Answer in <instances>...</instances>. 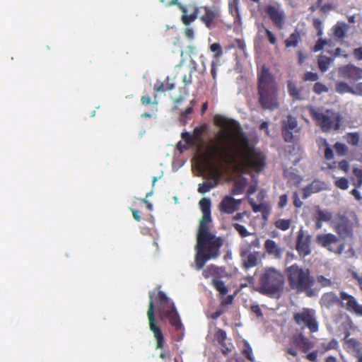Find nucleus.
<instances>
[{"mask_svg":"<svg viewBox=\"0 0 362 362\" xmlns=\"http://www.w3.org/2000/svg\"><path fill=\"white\" fill-rule=\"evenodd\" d=\"M233 226L235 228V230L239 233V235L243 238L254 235V233L248 232L246 228L241 224L233 223Z\"/></svg>","mask_w":362,"mask_h":362,"instance_id":"nucleus-41","label":"nucleus"},{"mask_svg":"<svg viewBox=\"0 0 362 362\" xmlns=\"http://www.w3.org/2000/svg\"><path fill=\"white\" fill-rule=\"evenodd\" d=\"M199 204L202 212V217L199 221L197 233L213 234L209 229V225L212 221L211 214V202L209 198H202Z\"/></svg>","mask_w":362,"mask_h":362,"instance_id":"nucleus-10","label":"nucleus"},{"mask_svg":"<svg viewBox=\"0 0 362 362\" xmlns=\"http://www.w3.org/2000/svg\"><path fill=\"white\" fill-rule=\"evenodd\" d=\"M332 215L329 211H325L321 209H318L316 211V219L322 221H329L332 219Z\"/></svg>","mask_w":362,"mask_h":362,"instance_id":"nucleus-39","label":"nucleus"},{"mask_svg":"<svg viewBox=\"0 0 362 362\" xmlns=\"http://www.w3.org/2000/svg\"><path fill=\"white\" fill-rule=\"evenodd\" d=\"M301 41L300 32L296 29L288 37L284 40L286 48L293 47L296 48L298 46L299 42Z\"/></svg>","mask_w":362,"mask_h":362,"instance_id":"nucleus-23","label":"nucleus"},{"mask_svg":"<svg viewBox=\"0 0 362 362\" xmlns=\"http://www.w3.org/2000/svg\"><path fill=\"white\" fill-rule=\"evenodd\" d=\"M339 168L345 173H347L349 169V164L347 160H342L339 163Z\"/></svg>","mask_w":362,"mask_h":362,"instance_id":"nucleus-60","label":"nucleus"},{"mask_svg":"<svg viewBox=\"0 0 362 362\" xmlns=\"http://www.w3.org/2000/svg\"><path fill=\"white\" fill-rule=\"evenodd\" d=\"M216 337L219 344L224 346L226 339V332L223 329H218L216 332Z\"/></svg>","mask_w":362,"mask_h":362,"instance_id":"nucleus-47","label":"nucleus"},{"mask_svg":"<svg viewBox=\"0 0 362 362\" xmlns=\"http://www.w3.org/2000/svg\"><path fill=\"white\" fill-rule=\"evenodd\" d=\"M199 15V7L194 6L193 12L190 15H182L181 20L185 25H189L194 22Z\"/></svg>","mask_w":362,"mask_h":362,"instance_id":"nucleus-32","label":"nucleus"},{"mask_svg":"<svg viewBox=\"0 0 362 362\" xmlns=\"http://www.w3.org/2000/svg\"><path fill=\"white\" fill-rule=\"evenodd\" d=\"M328 42L326 40L319 39L313 48V51L316 52L322 50L325 45Z\"/></svg>","mask_w":362,"mask_h":362,"instance_id":"nucleus-55","label":"nucleus"},{"mask_svg":"<svg viewBox=\"0 0 362 362\" xmlns=\"http://www.w3.org/2000/svg\"><path fill=\"white\" fill-rule=\"evenodd\" d=\"M259 102L264 110H274L279 107L277 99V85L269 69L263 66L258 74Z\"/></svg>","mask_w":362,"mask_h":362,"instance_id":"nucleus-4","label":"nucleus"},{"mask_svg":"<svg viewBox=\"0 0 362 362\" xmlns=\"http://www.w3.org/2000/svg\"><path fill=\"white\" fill-rule=\"evenodd\" d=\"M204 132V129L202 127H196L194 129L193 136H194L195 140H199L201 139V136Z\"/></svg>","mask_w":362,"mask_h":362,"instance_id":"nucleus-59","label":"nucleus"},{"mask_svg":"<svg viewBox=\"0 0 362 362\" xmlns=\"http://www.w3.org/2000/svg\"><path fill=\"white\" fill-rule=\"evenodd\" d=\"M211 284L215 288V289L219 293V295L221 297L226 296L228 293V289L225 286V284L222 280L218 279H213Z\"/></svg>","mask_w":362,"mask_h":362,"instance_id":"nucleus-29","label":"nucleus"},{"mask_svg":"<svg viewBox=\"0 0 362 362\" xmlns=\"http://www.w3.org/2000/svg\"><path fill=\"white\" fill-rule=\"evenodd\" d=\"M291 225V219L280 218L274 222V226L276 228L285 231L289 229Z\"/></svg>","mask_w":362,"mask_h":362,"instance_id":"nucleus-35","label":"nucleus"},{"mask_svg":"<svg viewBox=\"0 0 362 362\" xmlns=\"http://www.w3.org/2000/svg\"><path fill=\"white\" fill-rule=\"evenodd\" d=\"M306 358L311 362H316L317 358V351H314L309 353L306 356Z\"/></svg>","mask_w":362,"mask_h":362,"instance_id":"nucleus-64","label":"nucleus"},{"mask_svg":"<svg viewBox=\"0 0 362 362\" xmlns=\"http://www.w3.org/2000/svg\"><path fill=\"white\" fill-rule=\"evenodd\" d=\"M338 75L351 81H358L362 78V69L351 64L343 65L338 68Z\"/></svg>","mask_w":362,"mask_h":362,"instance_id":"nucleus-16","label":"nucleus"},{"mask_svg":"<svg viewBox=\"0 0 362 362\" xmlns=\"http://www.w3.org/2000/svg\"><path fill=\"white\" fill-rule=\"evenodd\" d=\"M339 302L340 297L338 298L337 296L333 292H328L324 293L320 300L321 305L327 308H331L334 305L339 304Z\"/></svg>","mask_w":362,"mask_h":362,"instance_id":"nucleus-20","label":"nucleus"},{"mask_svg":"<svg viewBox=\"0 0 362 362\" xmlns=\"http://www.w3.org/2000/svg\"><path fill=\"white\" fill-rule=\"evenodd\" d=\"M339 348V343L337 339H332L329 342H322L319 347V351L324 354L330 350H337Z\"/></svg>","mask_w":362,"mask_h":362,"instance_id":"nucleus-27","label":"nucleus"},{"mask_svg":"<svg viewBox=\"0 0 362 362\" xmlns=\"http://www.w3.org/2000/svg\"><path fill=\"white\" fill-rule=\"evenodd\" d=\"M167 317L172 326L176 329H180L182 327L179 314L177 313L175 307L170 310H168L167 313L163 315V317Z\"/></svg>","mask_w":362,"mask_h":362,"instance_id":"nucleus-21","label":"nucleus"},{"mask_svg":"<svg viewBox=\"0 0 362 362\" xmlns=\"http://www.w3.org/2000/svg\"><path fill=\"white\" fill-rule=\"evenodd\" d=\"M197 71V63L192 60L191 61V67H190V71L188 75H184L182 77V81L185 83V86H188L192 83V74Z\"/></svg>","mask_w":362,"mask_h":362,"instance_id":"nucleus-37","label":"nucleus"},{"mask_svg":"<svg viewBox=\"0 0 362 362\" xmlns=\"http://www.w3.org/2000/svg\"><path fill=\"white\" fill-rule=\"evenodd\" d=\"M287 90L293 100L297 101L305 99L302 93V88L298 87L296 83L293 81L289 80L287 81Z\"/></svg>","mask_w":362,"mask_h":362,"instance_id":"nucleus-19","label":"nucleus"},{"mask_svg":"<svg viewBox=\"0 0 362 362\" xmlns=\"http://www.w3.org/2000/svg\"><path fill=\"white\" fill-rule=\"evenodd\" d=\"M345 138L348 144L356 146L359 142L360 134L358 132H350L346 134Z\"/></svg>","mask_w":362,"mask_h":362,"instance_id":"nucleus-38","label":"nucleus"},{"mask_svg":"<svg viewBox=\"0 0 362 362\" xmlns=\"http://www.w3.org/2000/svg\"><path fill=\"white\" fill-rule=\"evenodd\" d=\"M313 25L317 30V36H321L322 35L323 25L322 22L319 18H314L313 21Z\"/></svg>","mask_w":362,"mask_h":362,"instance_id":"nucleus-49","label":"nucleus"},{"mask_svg":"<svg viewBox=\"0 0 362 362\" xmlns=\"http://www.w3.org/2000/svg\"><path fill=\"white\" fill-rule=\"evenodd\" d=\"M332 59L327 56L320 54L317 58V64L321 72L327 71L332 63Z\"/></svg>","mask_w":362,"mask_h":362,"instance_id":"nucleus-28","label":"nucleus"},{"mask_svg":"<svg viewBox=\"0 0 362 362\" xmlns=\"http://www.w3.org/2000/svg\"><path fill=\"white\" fill-rule=\"evenodd\" d=\"M318 78V74L312 71H307L303 77L304 81H317Z\"/></svg>","mask_w":362,"mask_h":362,"instance_id":"nucleus-50","label":"nucleus"},{"mask_svg":"<svg viewBox=\"0 0 362 362\" xmlns=\"http://www.w3.org/2000/svg\"><path fill=\"white\" fill-rule=\"evenodd\" d=\"M175 88V84L170 82V78L168 76L164 81L160 83H156L153 89L156 93L171 90Z\"/></svg>","mask_w":362,"mask_h":362,"instance_id":"nucleus-25","label":"nucleus"},{"mask_svg":"<svg viewBox=\"0 0 362 362\" xmlns=\"http://www.w3.org/2000/svg\"><path fill=\"white\" fill-rule=\"evenodd\" d=\"M210 50L214 52V58L218 59L223 54V50L219 43L215 42L210 45Z\"/></svg>","mask_w":362,"mask_h":362,"instance_id":"nucleus-40","label":"nucleus"},{"mask_svg":"<svg viewBox=\"0 0 362 362\" xmlns=\"http://www.w3.org/2000/svg\"><path fill=\"white\" fill-rule=\"evenodd\" d=\"M346 25L344 23L338 22L333 27L334 35L336 38L341 40L345 37Z\"/></svg>","mask_w":362,"mask_h":362,"instance_id":"nucleus-31","label":"nucleus"},{"mask_svg":"<svg viewBox=\"0 0 362 362\" xmlns=\"http://www.w3.org/2000/svg\"><path fill=\"white\" fill-rule=\"evenodd\" d=\"M263 28L265 31L266 35L268 38L269 43L273 45H276L277 40H276L275 35L270 30L267 28L266 27H263Z\"/></svg>","mask_w":362,"mask_h":362,"instance_id":"nucleus-54","label":"nucleus"},{"mask_svg":"<svg viewBox=\"0 0 362 362\" xmlns=\"http://www.w3.org/2000/svg\"><path fill=\"white\" fill-rule=\"evenodd\" d=\"M250 310L252 313H254L257 317H262V313L260 307L258 305H251Z\"/></svg>","mask_w":362,"mask_h":362,"instance_id":"nucleus-62","label":"nucleus"},{"mask_svg":"<svg viewBox=\"0 0 362 362\" xmlns=\"http://www.w3.org/2000/svg\"><path fill=\"white\" fill-rule=\"evenodd\" d=\"M309 112L313 119L323 132L337 131L340 129L342 117L339 112L332 110L320 111L314 107H310Z\"/></svg>","mask_w":362,"mask_h":362,"instance_id":"nucleus-7","label":"nucleus"},{"mask_svg":"<svg viewBox=\"0 0 362 362\" xmlns=\"http://www.w3.org/2000/svg\"><path fill=\"white\" fill-rule=\"evenodd\" d=\"M287 202H288L287 195L286 194H281L279 197V201L278 203L279 208H280V209L284 208L286 206Z\"/></svg>","mask_w":362,"mask_h":362,"instance_id":"nucleus-58","label":"nucleus"},{"mask_svg":"<svg viewBox=\"0 0 362 362\" xmlns=\"http://www.w3.org/2000/svg\"><path fill=\"white\" fill-rule=\"evenodd\" d=\"M313 90L315 93L320 95L322 93L328 92L329 89L325 84L320 82H316L314 84Z\"/></svg>","mask_w":362,"mask_h":362,"instance_id":"nucleus-44","label":"nucleus"},{"mask_svg":"<svg viewBox=\"0 0 362 362\" xmlns=\"http://www.w3.org/2000/svg\"><path fill=\"white\" fill-rule=\"evenodd\" d=\"M233 46L243 52H245L246 49L245 41L243 39H235Z\"/></svg>","mask_w":362,"mask_h":362,"instance_id":"nucleus-57","label":"nucleus"},{"mask_svg":"<svg viewBox=\"0 0 362 362\" xmlns=\"http://www.w3.org/2000/svg\"><path fill=\"white\" fill-rule=\"evenodd\" d=\"M312 236L300 229L298 232L296 250L300 257H305L311 253Z\"/></svg>","mask_w":362,"mask_h":362,"instance_id":"nucleus-12","label":"nucleus"},{"mask_svg":"<svg viewBox=\"0 0 362 362\" xmlns=\"http://www.w3.org/2000/svg\"><path fill=\"white\" fill-rule=\"evenodd\" d=\"M244 264L246 268L255 267L257 264V255L255 252L248 254Z\"/></svg>","mask_w":362,"mask_h":362,"instance_id":"nucleus-36","label":"nucleus"},{"mask_svg":"<svg viewBox=\"0 0 362 362\" xmlns=\"http://www.w3.org/2000/svg\"><path fill=\"white\" fill-rule=\"evenodd\" d=\"M335 90L338 93L344 94L346 93H354L352 88L348 83L344 81H337L335 83Z\"/></svg>","mask_w":362,"mask_h":362,"instance_id":"nucleus-34","label":"nucleus"},{"mask_svg":"<svg viewBox=\"0 0 362 362\" xmlns=\"http://www.w3.org/2000/svg\"><path fill=\"white\" fill-rule=\"evenodd\" d=\"M284 287V276L274 267H265L258 278L256 291L271 297L279 298Z\"/></svg>","mask_w":362,"mask_h":362,"instance_id":"nucleus-5","label":"nucleus"},{"mask_svg":"<svg viewBox=\"0 0 362 362\" xmlns=\"http://www.w3.org/2000/svg\"><path fill=\"white\" fill-rule=\"evenodd\" d=\"M290 287L298 292H305L310 296L311 288L314 286L315 279L310 275L308 269H304L294 264L286 269Z\"/></svg>","mask_w":362,"mask_h":362,"instance_id":"nucleus-6","label":"nucleus"},{"mask_svg":"<svg viewBox=\"0 0 362 362\" xmlns=\"http://www.w3.org/2000/svg\"><path fill=\"white\" fill-rule=\"evenodd\" d=\"M250 204L251 205L252 210L254 212H263L266 209V206L264 204H257L255 203L253 199L250 201Z\"/></svg>","mask_w":362,"mask_h":362,"instance_id":"nucleus-52","label":"nucleus"},{"mask_svg":"<svg viewBox=\"0 0 362 362\" xmlns=\"http://www.w3.org/2000/svg\"><path fill=\"white\" fill-rule=\"evenodd\" d=\"M335 186L341 189L345 190L349 187V181L346 177L338 178L335 182Z\"/></svg>","mask_w":362,"mask_h":362,"instance_id":"nucleus-46","label":"nucleus"},{"mask_svg":"<svg viewBox=\"0 0 362 362\" xmlns=\"http://www.w3.org/2000/svg\"><path fill=\"white\" fill-rule=\"evenodd\" d=\"M221 17L220 8L214 5L199 7V20L208 29L216 28L221 22Z\"/></svg>","mask_w":362,"mask_h":362,"instance_id":"nucleus-8","label":"nucleus"},{"mask_svg":"<svg viewBox=\"0 0 362 362\" xmlns=\"http://www.w3.org/2000/svg\"><path fill=\"white\" fill-rule=\"evenodd\" d=\"M298 122L296 117L291 115L282 121L281 134L286 142L293 141V133L298 132Z\"/></svg>","mask_w":362,"mask_h":362,"instance_id":"nucleus-14","label":"nucleus"},{"mask_svg":"<svg viewBox=\"0 0 362 362\" xmlns=\"http://www.w3.org/2000/svg\"><path fill=\"white\" fill-rule=\"evenodd\" d=\"M294 343L299 346L303 352H306L312 348L311 341L303 334H300L296 337Z\"/></svg>","mask_w":362,"mask_h":362,"instance_id":"nucleus-24","label":"nucleus"},{"mask_svg":"<svg viewBox=\"0 0 362 362\" xmlns=\"http://www.w3.org/2000/svg\"><path fill=\"white\" fill-rule=\"evenodd\" d=\"M353 185L359 188L362 185V169L355 168L353 169V175L351 178Z\"/></svg>","mask_w":362,"mask_h":362,"instance_id":"nucleus-30","label":"nucleus"},{"mask_svg":"<svg viewBox=\"0 0 362 362\" xmlns=\"http://www.w3.org/2000/svg\"><path fill=\"white\" fill-rule=\"evenodd\" d=\"M317 281L323 287L329 286L332 285V281L322 275L317 277Z\"/></svg>","mask_w":362,"mask_h":362,"instance_id":"nucleus-56","label":"nucleus"},{"mask_svg":"<svg viewBox=\"0 0 362 362\" xmlns=\"http://www.w3.org/2000/svg\"><path fill=\"white\" fill-rule=\"evenodd\" d=\"M353 54H354V57L357 60L361 61L362 60V47L354 49Z\"/></svg>","mask_w":362,"mask_h":362,"instance_id":"nucleus-61","label":"nucleus"},{"mask_svg":"<svg viewBox=\"0 0 362 362\" xmlns=\"http://www.w3.org/2000/svg\"><path fill=\"white\" fill-rule=\"evenodd\" d=\"M221 298H222L221 305H230L233 301V296L231 295L228 296L226 297L223 296Z\"/></svg>","mask_w":362,"mask_h":362,"instance_id":"nucleus-63","label":"nucleus"},{"mask_svg":"<svg viewBox=\"0 0 362 362\" xmlns=\"http://www.w3.org/2000/svg\"><path fill=\"white\" fill-rule=\"evenodd\" d=\"M334 148L337 154L344 156L346 153L348 148L344 144L340 142H336L334 145Z\"/></svg>","mask_w":362,"mask_h":362,"instance_id":"nucleus-45","label":"nucleus"},{"mask_svg":"<svg viewBox=\"0 0 362 362\" xmlns=\"http://www.w3.org/2000/svg\"><path fill=\"white\" fill-rule=\"evenodd\" d=\"M149 306L147 311V316L149 321L150 330L153 333L155 339L156 340V349H163L165 345V339L162 330L158 325L155 318V308L157 307L160 318L167 313L168 310L175 308L174 303L170 301L166 294L161 291L157 293L156 301L153 299V293H149Z\"/></svg>","mask_w":362,"mask_h":362,"instance_id":"nucleus-2","label":"nucleus"},{"mask_svg":"<svg viewBox=\"0 0 362 362\" xmlns=\"http://www.w3.org/2000/svg\"><path fill=\"white\" fill-rule=\"evenodd\" d=\"M216 269L217 268L214 265L209 266L203 271L202 275L205 279H208L216 272Z\"/></svg>","mask_w":362,"mask_h":362,"instance_id":"nucleus-53","label":"nucleus"},{"mask_svg":"<svg viewBox=\"0 0 362 362\" xmlns=\"http://www.w3.org/2000/svg\"><path fill=\"white\" fill-rule=\"evenodd\" d=\"M182 139L188 145H194L195 143L194 136L189 132H182L181 135Z\"/></svg>","mask_w":362,"mask_h":362,"instance_id":"nucleus-48","label":"nucleus"},{"mask_svg":"<svg viewBox=\"0 0 362 362\" xmlns=\"http://www.w3.org/2000/svg\"><path fill=\"white\" fill-rule=\"evenodd\" d=\"M338 241L339 238L337 236L332 233L319 234L315 238V242L318 245L327 248L330 252L341 255L344 250V244H340L336 250L331 247L332 244H334Z\"/></svg>","mask_w":362,"mask_h":362,"instance_id":"nucleus-13","label":"nucleus"},{"mask_svg":"<svg viewBox=\"0 0 362 362\" xmlns=\"http://www.w3.org/2000/svg\"><path fill=\"white\" fill-rule=\"evenodd\" d=\"M316 183V182H313L310 186L305 187L303 188V194L302 198L303 199H306L308 198L313 193L317 192L318 190H313L314 185Z\"/></svg>","mask_w":362,"mask_h":362,"instance_id":"nucleus-43","label":"nucleus"},{"mask_svg":"<svg viewBox=\"0 0 362 362\" xmlns=\"http://www.w3.org/2000/svg\"><path fill=\"white\" fill-rule=\"evenodd\" d=\"M264 247L269 255H273L276 259L281 257L282 249L280 248L275 241L272 240H267L264 243Z\"/></svg>","mask_w":362,"mask_h":362,"instance_id":"nucleus-22","label":"nucleus"},{"mask_svg":"<svg viewBox=\"0 0 362 362\" xmlns=\"http://www.w3.org/2000/svg\"><path fill=\"white\" fill-rule=\"evenodd\" d=\"M293 320L298 325L308 327L311 332H316L318 330L315 313L311 308H304L301 311L296 313Z\"/></svg>","mask_w":362,"mask_h":362,"instance_id":"nucleus-9","label":"nucleus"},{"mask_svg":"<svg viewBox=\"0 0 362 362\" xmlns=\"http://www.w3.org/2000/svg\"><path fill=\"white\" fill-rule=\"evenodd\" d=\"M241 202V199H236L232 196L226 195L219 203L218 210L221 214H233L239 209Z\"/></svg>","mask_w":362,"mask_h":362,"instance_id":"nucleus-17","label":"nucleus"},{"mask_svg":"<svg viewBox=\"0 0 362 362\" xmlns=\"http://www.w3.org/2000/svg\"><path fill=\"white\" fill-rule=\"evenodd\" d=\"M324 143L326 146L325 149V158L327 160H330L334 158L333 151L325 139L324 140Z\"/></svg>","mask_w":362,"mask_h":362,"instance_id":"nucleus-51","label":"nucleus"},{"mask_svg":"<svg viewBox=\"0 0 362 362\" xmlns=\"http://www.w3.org/2000/svg\"><path fill=\"white\" fill-rule=\"evenodd\" d=\"M223 240L214 234L197 233L195 255V267L202 269L206 261L219 256Z\"/></svg>","mask_w":362,"mask_h":362,"instance_id":"nucleus-3","label":"nucleus"},{"mask_svg":"<svg viewBox=\"0 0 362 362\" xmlns=\"http://www.w3.org/2000/svg\"><path fill=\"white\" fill-rule=\"evenodd\" d=\"M264 11L269 16L274 25L281 30L285 23L286 15L284 11L279 4L268 5L265 7Z\"/></svg>","mask_w":362,"mask_h":362,"instance_id":"nucleus-11","label":"nucleus"},{"mask_svg":"<svg viewBox=\"0 0 362 362\" xmlns=\"http://www.w3.org/2000/svg\"><path fill=\"white\" fill-rule=\"evenodd\" d=\"M246 185L247 181L245 178L235 180L231 189L232 195H238L243 194L245 191Z\"/></svg>","mask_w":362,"mask_h":362,"instance_id":"nucleus-26","label":"nucleus"},{"mask_svg":"<svg viewBox=\"0 0 362 362\" xmlns=\"http://www.w3.org/2000/svg\"><path fill=\"white\" fill-rule=\"evenodd\" d=\"M335 231L343 238L353 235V223L347 218H341L335 226Z\"/></svg>","mask_w":362,"mask_h":362,"instance_id":"nucleus-18","label":"nucleus"},{"mask_svg":"<svg viewBox=\"0 0 362 362\" xmlns=\"http://www.w3.org/2000/svg\"><path fill=\"white\" fill-rule=\"evenodd\" d=\"M341 307L345 308L350 313H355L357 315L362 316V305H359L356 299L351 295L344 291L339 293Z\"/></svg>","mask_w":362,"mask_h":362,"instance_id":"nucleus-15","label":"nucleus"},{"mask_svg":"<svg viewBox=\"0 0 362 362\" xmlns=\"http://www.w3.org/2000/svg\"><path fill=\"white\" fill-rule=\"evenodd\" d=\"M242 353L248 361L252 362L254 361L252 347L247 341L245 343V348L243 349Z\"/></svg>","mask_w":362,"mask_h":362,"instance_id":"nucleus-42","label":"nucleus"},{"mask_svg":"<svg viewBox=\"0 0 362 362\" xmlns=\"http://www.w3.org/2000/svg\"><path fill=\"white\" fill-rule=\"evenodd\" d=\"M348 343L356 352L357 362H362V347L360 346V343L354 338L349 339Z\"/></svg>","mask_w":362,"mask_h":362,"instance_id":"nucleus-33","label":"nucleus"},{"mask_svg":"<svg viewBox=\"0 0 362 362\" xmlns=\"http://www.w3.org/2000/svg\"><path fill=\"white\" fill-rule=\"evenodd\" d=\"M216 124L224 130L218 138V144L210 148L206 156L211 180L199 185L197 191L201 194L216 187L228 166L237 173H246L250 170L259 173L266 165L265 156L250 144L237 121L219 116Z\"/></svg>","mask_w":362,"mask_h":362,"instance_id":"nucleus-1","label":"nucleus"}]
</instances>
